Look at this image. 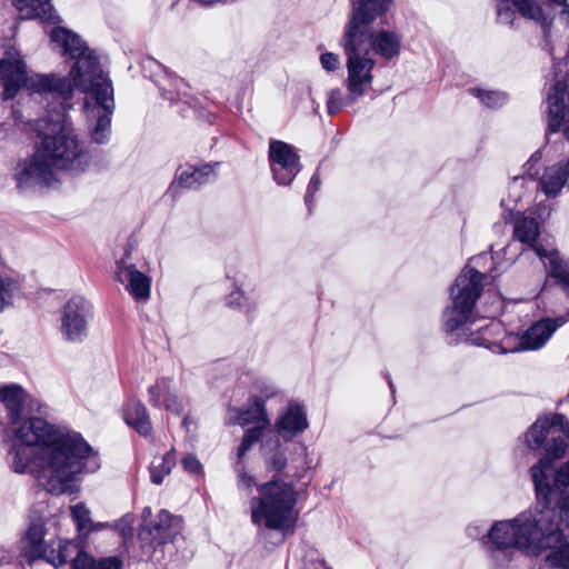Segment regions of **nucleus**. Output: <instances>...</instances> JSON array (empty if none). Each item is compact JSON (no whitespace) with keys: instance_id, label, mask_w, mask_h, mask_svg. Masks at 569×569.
<instances>
[{"instance_id":"nucleus-1","label":"nucleus","mask_w":569,"mask_h":569,"mask_svg":"<svg viewBox=\"0 0 569 569\" xmlns=\"http://www.w3.org/2000/svg\"><path fill=\"white\" fill-rule=\"evenodd\" d=\"M0 405L16 442L8 461L16 473L33 475L51 495L73 493L77 477L100 469L98 452L77 432L39 417L27 418L37 401L18 383L0 385Z\"/></svg>"},{"instance_id":"nucleus-2","label":"nucleus","mask_w":569,"mask_h":569,"mask_svg":"<svg viewBox=\"0 0 569 569\" xmlns=\"http://www.w3.org/2000/svg\"><path fill=\"white\" fill-rule=\"evenodd\" d=\"M36 130L40 143L16 169L19 188L49 184L54 180L56 170L79 173L87 169L90 156L63 113H50L38 120Z\"/></svg>"},{"instance_id":"nucleus-3","label":"nucleus","mask_w":569,"mask_h":569,"mask_svg":"<svg viewBox=\"0 0 569 569\" xmlns=\"http://www.w3.org/2000/svg\"><path fill=\"white\" fill-rule=\"evenodd\" d=\"M553 513V509L536 505L511 520L496 521L482 538V543L498 565L510 561L515 549L530 553L539 548L541 527L552 520Z\"/></svg>"},{"instance_id":"nucleus-4","label":"nucleus","mask_w":569,"mask_h":569,"mask_svg":"<svg viewBox=\"0 0 569 569\" xmlns=\"http://www.w3.org/2000/svg\"><path fill=\"white\" fill-rule=\"evenodd\" d=\"M365 6L360 7L351 16L345 30V53L347 56L346 87L348 91L347 103L356 102L371 87L373 81L372 70L376 61L366 50L368 41V21L373 16L365 14Z\"/></svg>"},{"instance_id":"nucleus-5","label":"nucleus","mask_w":569,"mask_h":569,"mask_svg":"<svg viewBox=\"0 0 569 569\" xmlns=\"http://www.w3.org/2000/svg\"><path fill=\"white\" fill-rule=\"evenodd\" d=\"M259 496L251 500V521L259 529L287 530L293 526L297 515V492L293 486L273 477L258 487Z\"/></svg>"},{"instance_id":"nucleus-6","label":"nucleus","mask_w":569,"mask_h":569,"mask_svg":"<svg viewBox=\"0 0 569 569\" xmlns=\"http://www.w3.org/2000/svg\"><path fill=\"white\" fill-rule=\"evenodd\" d=\"M73 86L67 78L29 74L21 54L16 50L6 52L0 59V97L3 100L13 98L23 87L30 92L58 93L68 99Z\"/></svg>"},{"instance_id":"nucleus-7","label":"nucleus","mask_w":569,"mask_h":569,"mask_svg":"<svg viewBox=\"0 0 569 569\" xmlns=\"http://www.w3.org/2000/svg\"><path fill=\"white\" fill-rule=\"evenodd\" d=\"M565 322L566 319L563 318L557 320L542 319L527 329L521 337L509 335L499 342L491 340V337L493 333L501 330V325L499 322H491L482 328L479 333L472 335L470 342L478 347H486L498 353L536 350L541 348L556 329Z\"/></svg>"},{"instance_id":"nucleus-8","label":"nucleus","mask_w":569,"mask_h":569,"mask_svg":"<svg viewBox=\"0 0 569 569\" xmlns=\"http://www.w3.org/2000/svg\"><path fill=\"white\" fill-rule=\"evenodd\" d=\"M50 39L63 56L77 60L69 73L74 87L88 89L92 87V81L107 77L100 68L94 51L87 47L78 34L58 27L51 31Z\"/></svg>"},{"instance_id":"nucleus-9","label":"nucleus","mask_w":569,"mask_h":569,"mask_svg":"<svg viewBox=\"0 0 569 569\" xmlns=\"http://www.w3.org/2000/svg\"><path fill=\"white\" fill-rule=\"evenodd\" d=\"M485 274L466 267L451 287V305L443 311V326L447 331H455L471 318L476 301L482 290Z\"/></svg>"},{"instance_id":"nucleus-10","label":"nucleus","mask_w":569,"mask_h":569,"mask_svg":"<svg viewBox=\"0 0 569 569\" xmlns=\"http://www.w3.org/2000/svg\"><path fill=\"white\" fill-rule=\"evenodd\" d=\"M89 93L86 102L91 138L97 143H104L111 133V116L114 110L113 89L108 77L92 81V87L80 89Z\"/></svg>"},{"instance_id":"nucleus-11","label":"nucleus","mask_w":569,"mask_h":569,"mask_svg":"<svg viewBox=\"0 0 569 569\" xmlns=\"http://www.w3.org/2000/svg\"><path fill=\"white\" fill-rule=\"evenodd\" d=\"M142 518L143 521L138 532L141 548L144 555L157 560L158 548L172 541L173 537L180 531V519L167 510H160L152 517L150 508L143 510Z\"/></svg>"},{"instance_id":"nucleus-12","label":"nucleus","mask_w":569,"mask_h":569,"mask_svg":"<svg viewBox=\"0 0 569 569\" xmlns=\"http://www.w3.org/2000/svg\"><path fill=\"white\" fill-rule=\"evenodd\" d=\"M352 2V14L365 6V14L373 16L368 21V41L366 43V50L372 49L376 53L383 57L385 59H392L400 53L401 38L393 31L380 30L373 33L371 30V23L375 19L382 16L390 7L392 0H351Z\"/></svg>"},{"instance_id":"nucleus-13","label":"nucleus","mask_w":569,"mask_h":569,"mask_svg":"<svg viewBox=\"0 0 569 569\" xmlns=\"http://www.w3.org/2000/svg\"><path fill=\"white\" fill-rule=\"evenodd\" d=\"M530 472L538 499H542L545 505L551 503L569 488V460L556 470L552 461L542 457L531 467Z\"/></svg>"},{"instance_id":"nucleus-14","label":"nucleus","mask_w":569,"mask_h":569,"mask_svg":"<svg viewBox=\"0 0 569 569\" xmlns=\"http://www.w3.org/2000/svg\"><path fill=\"white\" fill-rule=\"evenodd\" d=\"M552 520L546 521L541 527L542 535L539 539V548L531 550L530 553L539 555L546 551L545 562L551 569H569V541L563 535L559 521L555 525L557 513H553Z\"/></svg>"},{"instance_id":"nucleus-15","label":"nucleus","mask_w":569,"mask_h":569,"mask_svg":"<svg viewBox=\"0 0 569 569\" xmlns=\"http://www.w3.org/2000/svg\"><path fill=\"white\" fill-rule=\"evenodd\" d=\"M91 308L80 296L70 298L61 309V333L66 341L82 342L88 335V319Z\"/></svg>"},{"instance_id":"nucleus-16","label":"nucleus","mask_w":569,"mask_h":569,"mask_svg":"<svg viewBox=\"0 0 569 569\" xmlns=\"http://www.w3.org/2000/svg\"><path fill=\"white\" fill-rule=\"evenodd\" d=\"M268 156L274 181L280 186H289L301 169L293 147L281 140L270 139Z\"/></svg>"},{"instance_id":"nucleus-17","label":"nucleus","mask_w":569,"mask_h":569,"mask_svg":"<svg viewBox=\"0 0 569 569\" xmlns=\"http://www.w3.org/2000/svg\"><path fill=\"white\" fill-rule=\"evenodd\" d=\"M548 130L558 132L561 128L569 140V83H556L547 96Z\"/></svg>"},{"instance_id":"nucleus-18","label":"nucleus","mask_w":569,"mask_h":569,"mask_svg":"<svg viewBox=\"0 0 569 569\" xmlns=\"http://www.w3.org/2000/svg\"><path fill=\"white\" fill-rule=\"evenodd\" d=\"M149 402L160 409L180 415L184 408V400L179 396L172 379L160 378L148 389Z\"/></svg>"},{"instance_id":"nucleus-19","label":"nucleus","mask_w":569,"mask_h":569,"mask_svg":"<svg viewBox=\"0 0 569 569\" xmlns=\"http://www.w3.org/2000/svg\"><path fill=\"white\" fill-rule=\"evenodd\" d=\"M116 276L136 300L146 301L149 299L151 280L133 264H128L121 260L118 263Z\"/></svg>"},{"instance_id":"nucleus-20","label":"nucleus","mask_w":569,"mask_h":569,"mask_svg":"<svg viewBox=\"0 0 569 569\" xmlns=\"http://www.w3.org/2000/svg\"><path fill=\"white\" fill-rule=\"evenodd\" d=\"M307 428L308 419L305 407L297 402H290L276 422V430L284 440L295 438Z\"/></svg>"},{"instance_id":"nucleus-21","label":"nucleus","mask_w":569,"mask_h":569,"mask_svg":"<svg viewBox=\"0 0 569 569\" xmlns=\"http://www.w3.org/2000/svg\"><path fill=\"white\" fill-rule=\"evenodd\" d=\"M539 188L550 198L560 194L563 188L569 189V158L547 167L539 179Z\"/></svg>"},{"instance_id":"nucleus-22","label":"nucleus","mask_w":569,"mask_h":569,"mask_svg":"<svg viewBox=\"0 0 569 569\" xmlns=\"http://www.w3.org/2000/svg\"><path fill=\"white\" fill-rule=\"evenodd\" d=\"M549 428V441L546 443V457L551 460L565 456L569 448V423L565 416H552V426Z\"/></svg>"},{"instance_id":"nucleus-23","label":"nucleus","mask_w":569,"mask_h":569,"mask_svg":"<svg viewBox=\"0 0 569 569\" xmlns=\"http://www.w3.org/2000/svg\"><path fill=\"white\" fill-rule=\"evenodd\" d=\"M540 233L538 221L531 216H527L526 213L517 212L513 217V238L520 241L523 244H527L535 249L537 252V248H541L547 252H550L552 249L548 250L543 248L541 244L537 243V238Z\"/></svg>"},{"instance_id":"nucleus-24","label":"nucleus","mask_w":569,"mask_h":569,"mask_svg":"<svg viewBox=\"0 0 569 569\" xmlns=\"http://www.w3.org/2000/svg\"><path fill=\"white\" fill-rule=\"evenodd\" d=\"M46 522L42 518L32 520L28 530L22 538V552L29 560L33 561L40 558L42 549L44 548Z\"/></svg>"},{"instance_id":"nucleus-25","label":"nucleus","mask_w":569,"mask_h":569,"mask_svg":"<svg viewBox=\"0 0 569 569\" xmlns=\"http://www.w3.org/2000/svg\"><path fill=\"white\" fill-rule=\"evenodd\" d=\"M516 10L526 19H531L535 21L543 20V11L541 6L537 0H509ZM545 2L550 7H560L561 10V19H563L566 24H569V4L567 0H545Z\"/></svg>"},{"instance_id":"nucleus-26","label":"nucleus","mask_w":569,"mask_h":569,"mask_svg":"<svg viewBox=\"0 0 569 569\" xmlns=\"http://www.w3.org/2000/svg\"><path fill=\"white\" fill-rule=\"evenodd\" d=\"M537 254L542 259L545 266L548 268L551 277L557 279L562 289L569 296V266L563 261L557 250L547 252L541 248H537Z\"/></svg>"},{"instance_id":"nucleus-27","label":"nucleus","mask_w":569,"mask_h":569,"mask_svg":"<svg viewBox=\"0 0 569 569\" xmlns=\"http://www.w3.org/2000/svg\"><path fill=\"white\" fill-rule=\"evenodd\" d=\"M12 3L19 10L22 19L54 21L52 6L49 0H12Z\"/></svg>"},{"instance_id":"nucleus-28","label":"nucleus","mask_w":569,"mask_h":569,"mask_svg":"<svg viewBox=\"0 0 569 569\" xmlns=\"http://www.w3.org/2000/svg\"><path fill=\"white\" fill-rule=\"evenodd\" d=\"M124 420L142 436H147L151 431L148 410L140 401L131 400L126 405Z\"/></svg>"},{"instance_id":"nucleus-29","label":"nucleus","mask_w":569,"mask_h":569,"mask_svg":"<svg viewBox=\"0 0 569 569\" xmlns=\"http://www.w3.org/2000/svg\"><path fill=\"white\" fill-rule=\"evenodd\" d=\"M76 545L70 541L51 540L49 545H46L42 549L39 559H44L53 567H60L67 562L68 558L71 557L76 550Z\"/></svg>"},{"instance_id":"nucleus-30","label":"nucleus","mask_w":569,"mask_h":569,"mask_svg":"<svg viewBox=\"0 0 569 569\" xmlns=\"http://www.w3.org/2000/svg\"><path fill=\"white\" fill-rule=\"evenodd\" d=\"M72 569H122L118 557H107L99 560L83 551H78L72 561Z\"/></svg>"},{"instance_id":"nucleus-31","label":"nucleus","mask_w":569,"mask_h":569,"mask_svg":"<svg viewBox=\"0 0 569 569\" xmlns=\"http://www.w3.org/2000/svg\"><path fill=\"white\" fill-rule=\"evenodd\" d=\"M238 423L243 427L250 423L259 425L260 427H268L270 425V420L267 416L262 400L259 398H251L249 407L239 413Z\"/></svg>"},{"instance_id":"nucleus-32","label":"nucleus","mask_w":569,"mask_h":569,"mask_svg":"<svg viewBox=\"0 0 569 569\" xmlns=\"http://www.w3.org/2000/svg\"><path fill=\"white\" fill-rule=\"evenodd\" d=\"M552 426V418L538 419L526 432L525 441L530 450H539L546 447L549 439V428Z\"/></svg>"},{"instance_id":"nucleus-33","label":"nucleus","mask_w":569,"mask_h":569,"mask_svg":"<svg viewBox=\"0 0 569 569\" xmlns=\"http://www.w3.org/2000/svg\"><path fill=\"white\" fill-rule=\"evenodd\" d=\"M212 174L210 166H203L201 168L188 167L179 170L177 173V181L179 186L183 188H198L209 181Z\"/></svg>"},{"instance_id":"nucleus-34","label":"nucleus","mask_w":569,"mask_h":569,"mask_svg":"<svg viewBox=\"0 0 569 569\" xmlns=\"http://www.w3.org/2000/svg\"><path fill=\"white\" fill-rule=\"evenodd\" d=\"M176 465V458L173 456V450L167 452L160 458H156L152 461L150 468V477L151 481L156 485L162 483L166 476H168L172 468Z\"/></svg>"},{"instance_id":"nucleus-35","label":"nucleus","mask_w":569,"mask_h":569,"mask_svg":"<svg viewBox=\"0 0 569 569\" xmlns=\"http://www.w3.org/2000/svg\"><path fill=\"white\" fill-rule=\"evenodd\" d=\"M71 516L74 522L77 523L78 530H92L98 527H102L103 525L100 523L98 526H93L91 519H90V511L87 508V506L82 502L76 503L74 506L70 507Z\"/></svg>"},{"instance_id":"nucleus-36","label":"nucleus","mask_w":569,"mask_h":569,"mask_svg":"<svg viewBox=\"0 0 569 569\" xmlns=\"http://www.w3.org/2000/svg\"><path fill=\"white\" fill-rule=\"evenodd\" d=\"M266 466L269 471L282 472L287 466L286 450L277 441L276 447L266 457Z\"/></svg>"},{"instance_id":"nucleus-37","label":"nucleus","mask_w":569,"mask_h":569,"mask_svg":"<svg viewBox=\"0 0 569 569\" xmlns=\"http://www.w3.org/2000/svg\"><path fill=\"white\" fill-rule=\"evenodd\" d=\"M471 92L489 108L501 107L507 101L506 93L501 91L472 89Z\"/></svg>"},{"instance_id":"nucleus-38","label":"nucleus","mask_w":569,"mask_h":569,"mask_svg":"<svg viewBox=\"0 0 569 569\" xmlns=\"http://www.w3.org/2000/svg\"><path fill=\"white\" fill-rule=\"evenodd\" d=\"M266 427H260L259 425H254L252 428L248 429L243 436L242 442L238 448V458L239 460L246 455V452L251 448V446L257 442L262 433V430Z\"/></svg>"},{"instance_id":"nucleus-39","label":"nucleus","mask_w":569,"mask_h":569,"mask_svg":"<svg viewBox=\"0 0 569 569\" xmlns=\"http://www.w3.org/2000/svg\"><path fill=\"white\" fill-rule=\"evenodd\" d=\"M537 505H539L540 508L547 507L550 509H553L557 513V518L553 522V525L559 521V527H561L563 523L569 526V495L562 500L559 510L551 507V503L545 505V501H539Z\"/></svg>"},{"instance_id":"nucleus-40","label":"nucleus","mask_w":569,"mask_h":569,"mask_svg":"<svg viewBox=\"0 0 569 569\" xmlns=\"http://www.w3.org/2000/svg\"><path fill=\"white\" fill-rule=\"evenodd\" d=\"M343 107V99L340 89H332L328 94L327 109L329 114H336Z\"/></svg>"},{"instance_id":"nucleus-41","label":"nucleus","mask_w":569,"mask_h":569,"mask_svg":"<svg viewBox=\"0 0 569 569\" xmlns=\"http://www.w3.org/2000/svg\"><path fill=\"white\" fill-rule=\"evenodd\" d=\"M497 17L500 23L511 24L515 20L516 12L509 7L508 1L502 0L497 7Z\"/></svg>"},{"instance_id":"nucleus-42","label":"nucleus","mask_w":569,"mask_h":569,"mask_svg":"<svg viewBox=\"0 0 569 569\" xmlns=\"http://www.w3.org/2000/svg\"><path fill=\"white\" fill-rule=\"evenodd\" d=\"M181 465L184 471L192 475H202V465L201 462L193 456L188 455L181 460Z\"/></svg>"},{"instance_id":"nucleus-43","label":"nucleus","mask_w":569,"mask_h":569,"mask_svg":"<svg viewBox=\"0 0 569 569\" xmlns=\"http://www.w3.org/2000/svg\"><path fill=\"white\" fill-rule=\"evenodd\" d=\"M320 63L327 71H335L340 66V58L338 54L332 52L322 53L320 57Z\"/></svg>"},{"instance_id":"nucleus-44","label":"nucleus","mask_w":569,"mask_h":569,"mask_svg":"<svg viewBox=\"0 0 569 569\" xmlns=\"http://www.w3.org/2000/svg\"><path fill=\"white\" fill-rule=\"evenodd\" d=\"M237 472H238V487L240 489L250 491L251 488L256 485L254 478L252 476L248 475L244 471L243 467L240 466V463H238Z\"/></svg>"},{"instance_id":"nucleus-45","label":"nucleus","mask_w":569,"mask_h":569,"mask_svg":"<svg viewBox=\"0 0 569 569\" xmlns=\"http://www.w3.org/2000/svg\"><path fill=\"white\" fill-rule=\"evenodd\" d=\"M278 389L276 386L262 382L259 386V393L254 395L252 398H259L262 400V403L264 405V400L270 399L274 396H277Z\"/></svg>"},{"instance_id":"nucleus-46","label":"nucleus","mask_w":569,"mask_h":569,"mask_svg":"<svg viewBox=\"0 0 569 569\" xmlns=\"http://www.w3.org/2000/svg\"><path fill=\"white\" fill-rule=\"evenodd\" d=\"M319 186H320V179H319V176L317 173H315L311 179H310V182H309V186H308V189H307V192H306V196H305V201L306 203L309 206L315 192L319 189Z\"/></svg>"},{"instance_id":"nucleus-47","label":"nucleus","mask_w":569,"mask_h":569,"mask_svg":"<svg viewBox=\"0 0 569 569\" xmlns=\"http://www.w3.org/2000/svg\"><path fill=\"white\" fill-rule=\"evenodd\" d=\"M242 301H247V299L241 291L232 292L229 297V305L231 306L243 307Z\"/></svg>"},{"instance_id":"nucleus-48","label":"nucleus","mask_w":569,"mask_h":569,"mask_svg":"<svg viewBox=\"0 0 569 569\" xmlns=\"http://www.w3.org/2000/svg\"><path fill=\"white\" fill-rule=\"evenodd\" d=\"M537 213H538L539 219L543 220V219L549 217L550 211H549V209L546 206H543V207H539L537 209Z\"/></svg>"},{"instance_id":"nucleus-49","label":"nucleus","mask_w":569,"mask_h":569,"mask_svg":"<svg viewBox=\"0 0 569 569\" xmlns=\"http://www.w3.org/2000/svg\"><path fill=\"white\" fill-rule=\"evenodd\" d=\"M191 423L192 421L188 417H186L182 421V425L187 430H189Z\"/></svg>"},{"instance_id":"nucleus-50","label":"nucleus","mask_w":569,"mask_h":569,"mask_svg":"<svg viewBox=\"0 0 569 569\" xmlns=\"http://www.w3.org/2000/svg\"><path fill=\"white\" fill-rule=\"evenodd\" d=\"M537 154H538V152H537L536 154H533V156H532V159L535 158V159H536V161H539L540 156H539V157H537Z\"/></svg>"},{"instance_id":"nucleus-51","label":"nucleus","mask_w":569,"mask_h":569,"mask_svg":"<svg viewBox=\"0 0 569 569\" xmlns=\"http://www.w3.org/2000/svg\"><path fill=\"white\" fill-rule=\"evenodd\" d=\"M389 386L391 389L393 388L392 382L390 380H389Z\"/></svg>"}]
</instances>
